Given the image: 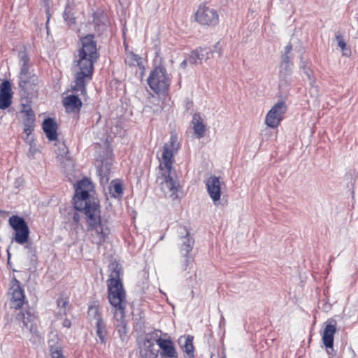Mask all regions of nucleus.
<instances>
[{
	"label": "nucleus",
	"mask_w": 358,
	"mask_h": 358,
	"mask_svg": "<svg viewBox=\"0 0 358 358\" xmlns=\"http://www.w3.org/2000/svg\"><path fill=\"white\" fill-rule=\"evenodd\" d=\"M17 78L18 86L25 94L31 95L37 91L38 79L35 73L17 76Z\"/></svg>",
	"instance_id": "11"
},
{
	"label": "nucleus",
	"mask_w": 358,
	"mask_h": 358,
	"mask_svg": "<svg viewBox=\"0 0 358 358\" xmlns=\"http://www.w3.org/2000/svg\"><path fill=\"white\" fill-rule=\"evenodd\" d=\"M192 123L193 125L194 133L196 136L198 138L203 137L206 131V126L203 123L200 114H194Z\"/></svg>",
	"instance_id": "22"
},
{
	"label": "nucleus",
	"mask_w": 358,
	"mask_h": 358,
	"mask_svg": "<svg viewBox=\"0 0 358 358\" xmlns=\"http://www.w3.org/2000/svg\"><path fill=\"white\" fill-rule=\"evenodd\" d=\"M19 64L20 66V70L18 74V76H25L30 74H33L34 71L31 70V66L29 64V57L25 52H20L19 53Z\"/></svg>",
	"instance_id": "20"
},
{
	"label": "nucleus",
	"mask_w": 358,
	"mask_h": 358,
	"mask_svg": "<svg viewBox=\"0 0 358 358\" xmlns=\"http://www.w3.org/2000/svg\"><path fill=\"white\" fill-rule=\"evenodd\" d=\"M63 17L65 22L69 24H75L76 19L71 12V8L69 6H66L63 13Z\"/></svg>",
	"instance_id": "31"
},
{
	"label": "nucleus",
	"mask_w": 358,
	"mask_h": 358,
	"mask_svg": "<svg viewBox=\"0 0 358 358\" xmlns=\"http://www.w3.org/2000/svg\"><path fill=\"white\" fill-rule=\"evenodd\" d=\"M196 20L202 25L215 27L219 23V15L214 8L200 6L196 13Z\"/></svg>",
	"instance_id": "8"
},
{
	"label": "nucleus",
	"mask_w": 358,
	"mask_h": 358,
	"mask_svg": "<svg viewBox=\"0 0 358 358\" xmlns=\"http://www.w3.org/2000/svg\"><path fill=\"white\" fill-rule=\"evenodd\" d=\"M24 132L29 136L34 129V124L24 123Z\"/></svg>",
	"instance_id": "39"
},
{
	"label": "nucleus",
	"mask_w": 358,
	"mask_h": 358,
	"mask_svg": "<svg viewBox=\"0 0 358 358\" xmlns=\"http://www.w3.org/2000/svg\"><path fill=\"white\" fill-rule=\"evenodd\" d=\"M221 321H224V317L222 316Z\"/></svg>",
	"instance_id": "47"
},
{
	"label": "nucleus",
	"mask_w": 358,
	"mask_h": 358,
	"mask_svg": "<svg viewBox=\"0 0 358 358\" xmlns=\"http://www.w3.org/2000/svg\"><path fill=\"white\" fill-rule=\"evenodd\" d=\"M336 322L334 320H328L325 323V328L322 334V341L327 348L333 349L334 336L336 331Z\"/></svg>",
	"instance_id": "17"
},
{
	"label": "nucleus",
	"mask_w": 358,
	"mask_h": 358,
	"mask_svg": "<svg viewBox=\"0 0 358 358\" xmlns=\"http://www.w3.org/2000/svg\"><path fill=\"white\" fill-rule=\"evenodd\" d=\"M62 326L64 327L70 328L71 326V320L67 318H65L62 322Z\"/></svg>",
	"instance_id": "41"
},
{
	"label": "nucleus",
	"mask_w": 358,
	"mask_h": 358,
	"mask_svg": "<svg viewBox=\"0 0 358 358\" xmlns=\"http://www.w3.org/2000/svg\"><path fill=\"white\" fill-rule=\"evenodd\" d=\"M292 60V57L291 55L284 54L282 56L281 62H286V64H293Z\"/></svg>",
	"instance_id": "40"
},
{
	"label": "nucleus",
	"mask_w": 358,
	"mask_h": 358,
	"mask_svg": "<svg viewBox=\"0 0 358 358\" xmlns=\"http://www.w3.org/2000/svg\"><path fill=\"white\" fill-rule=\"evenodd\" d=\"M50 348H51L50 351H51L52 357H54V358H64V356L62 355V354L61 353V351L59 350L57 348H56L55 350H53V347L52 345L50 346Z\"/></svg>",
	"instance_id": "38"
},
{
	"label": "nucleus",
	"mask_w": 358,
	"mask_h": 358,
	"mask_svg": "<svg viewBox=\"0 0 358 358\" xmlns=\"http://www.w3.org/2000/svg\"><path fill=\"white\" fill-rule=\"evenodd\" d=\"M87 315L90 319L95 322L100 320H103L101 313H100L97 306H90L88 308Z\"/></svg>",
	"instance_id": "29"
},
{
	"label": "nucleus",
	"mask_w": 358,
	"mask_h": 358,
	"mask_svg": "<svg viewBox=\"0 0 358 358\" xmlns=\"http://www.w3.org/2000/svg\"><path fill=\"white\" fill-rule=\"evenodd\" d=\"M57 306L59 308V314L65 315L66 314V306L68 305V300L66 299L59 298L57 301Z\"/></svg>",
	"instance_id": "34"
},
{
	"label": "nucleus",
	"mask_w": 358,
	"mask_h": 358,
	"mask_svg": "<svg viewBox=\"0 0 358 358\" xmlns=\"http://www.w3.org/2000/svg\"><path fill=\"white\" fill-rule=\"evenodd\" d=\"M57 155V158L64 166H69L72 164L71 157L69 155V150L64 144L58 147Z\"/></svg>",
	"instance_id": "25"
},
{
	"label": "nucleus",
	"mask_w": 358,
	"mask_h": 358,
	"mask_svg": "<svg viewBox=\"0 0 358 358\" xmlns=\"http://www.w3.org/2000/svg\"><path fill=\"white\" fill-rule=\"evenodd\" d=\"M10 291V307L15 309H20L24 303L25 296L22 288L20 287V282L14 279L13 280Z\"/></svg>",
	"instance_id": "12"
},
{
	"label": "nucleus",
	"mask_w": 358,
	"mask_h": 358,
	"mask_svg": "<svg viewBox=\"0 0 358 358\" xmlns=\"http://www.w3.org/2000/svg\"><path fill=\"white\" fill-rule=\"evenodd\" d=\"M209 59L208 56L204 57V54L201 53L200 48L193 50L188 57L189 64H195L198 61L207 60Z\"/></svg>",
	"instance_id": "26"
},
{
	"label": "nucleus",
	"mask_w": 358,
	"mask_h": 358,
	"mask_svg": "<svg viewBox=\"0 0 358 358\" xmlns=\"http://www.w3.org/2000/svg\"><path fill=\"white\" fill-rule=\"evenodd\" d=\"M110 188V194L113 197L120 196L123 192V187L120 182H112Z\"/></svg>",
	"instance_id": "30"
},
{
	"label": "nucleus",
	"mask_w": 358,
	"mask_h": 358,
	"mask_svg": "<svg viewBox=\"0 0 358 358\" xmlns=\"http://www.w3.org/2000/svg\"><path fill=\"white\" fill-rule=\"evenodd\" d=\"M157 345L159 347L161 358H176L177 352L173 341L170 339L159 338L156 340Z\"/></svg>",
	"instance_id": "15"
},
{
	"label": "nucleus",
	"mask_w": 358,
	"mask_h": 358,
	"mask_svg": "<svg viewBox=\"0 0 358 358\" xmlns=\"http://www.w3.org/2000/svg\"><path fill=\"white\" fill-rule=\"evenodd\" d=\"M218 45H219V43H217L216 45H215V48L217 49ZM200 52H201V53L204 54L205 57L206 56H208L209 58L214 52L218 53L219 55H221L220 50H215L214 51H212L210 48H200Z\"/></svg>",
	"instance_id": "35"
},
{
	"label": "nucleus",
	"mask_w": 358,
	"mask_h": 358,
	"mask_svg": "<svg viewBox=\"0 0 358 358\" xmlns=\"http://www.w3.org/2000/svg\"><path fill=\"white\" fill-rule=\"evenodd\" d=\"M63 104L68 113H78L82 107L81 100L74 94L66 96L63 100Z\"/></svg>",
	"instance_id": "18"
},
{
	"label": "nucleus",
	"mask_w": 358,
	"mask_h": 358,
	"mask_svg": "<svg viewBox=\"0 0 358 358\" xmlns=\"http://www.w3.org/2000/svg\"><path fill=\"white\" fill-rule=\"evenodd\" d=\"M113 324L115 327V331L118 334L121 345L124 346L129 338L128 335V328L125 320V313H120V315H113Z\"/></svg>",
	"instance_id": "13"
},
{
	"label": "nucleus",
	"mask_w": 358,
	"mask_h": 358,
	"mask_svg": "<svg viewBox=\"0 0 358 358\" xmlns=\"http://www.w3.org/2000/svg\"><path fill=\"white\" fill-rule=\"evenodd\" d=\"M220 181L219 178L212 176L209 177L206 181V186L207 188L208 193L213 200L214 204H217V202L220 199L221 195V187Z\"/></svg>",
	"instance_id": "14"
},
{
	"label": "nucleus",
	"mask_w": 358,
	"mask_h": 358,
	"mask_svg": "<svg viewBox=\"0 0 358 358\" xmlns=\"http://www.w3.org/2000/svg\"><path fill=\"white\" fill-rule=\"evenodd\" d=\"M94 21L96 24H99V20L98 18L94 17Z\"/></svg>",
	"instance_id": "45"
},
{
	"label": "nucleus",
	"mask_w": 358,
	"mask_h": 358,
	"mask_svg": "<svg viewBox=\"0 0 358 358\" xmlns=\"http://www.w3.org/2000/svg\"><path fill=\"white\" fill-rule=\"evenodd\" d=\"M314 83H315L314 79L312 81V84H310L309 83L310 86V90H309V93L311 96L317 98L319 96V90H318L317 86L315 85Z\"/></svg>",
	"instance_id": "36"
},
{
	"label": "nucleus",
	"mask_w": 358,
	"mask_h": 358,
	"mask_svg": "<svg viewBox=\"0 0 358 358\" xmlns=\"http://www.w3.org/2000/svg\"><path fill=\"white\" fill-rule=\"evenodd\" d=\"M336 39L337 41V43H338V46L343 51L345 50V48H346V43L343 39V37L340 35V34H338L336 36Z\"/></svg>",
	"instance_id": "37"
},
{
	"label": "nucleus",
	"mask_w": 358,
	"mask_h": 358,
	"mask_svg": "<svg viewBox=\"0 0 358 358\" xmlns=\"http://www.w3.org/2000/svg\"><path fill=\"white\" fill-rule=\"evenodd\" d=\"M179 344L181 345L182 350L190 357H194V348L193 345V336H181L178 339Z\"/></svg>",
	"instance_id": "23"
},
{
	"label": "nucleus",
	"mask_w": 358,
	"mask_h": 358,
	"mask_svg": "<svg viewBox=\"0 0 358 358\" xmlns=\"http://www.w3.org/2000/svg\"><path fill=\"white\" fill-rule=\"evenodd\" d=\"M292 50V46L291 44H288L287 45H286V47L285 48V53L284 54H288V55H291L290 52Z\"/></svg>",
	"instance_id": "42"
},
{
	"label": "nucleus",
	"mask_w": 358,
	"mask_h": 358,
	"mask_svg": "<svg viewBox=\"0 0 358 358\" xmlns=\"http://www.w3.org/2000/svg\"><path fill=\"white\" fill-rule=\"evenodd\" d=\"M102 169H103V167H102V166H101V167L99 168V171H102Z\"/></svg>",
	"instance_id": "46"
},
{
	"label": "nucleus",
	"mask_w": 358,
	"mask_h": 358,
	"mask_svg": "<svg viewBox=\"0 0 358 358\" xmlns=\"http://www.w3.org/2000/svg\"><path fill=\"white\" fill-rule=\"evenodd\" d=\"M8 222L11 228L15 231L13 240L20 245L27 243L30 231L25 220L18 215H13L9 217ZM25 248L31 252H34L31 243L27 244Z\"/></svg>",
	"instance_id": "6"
},
{
	"label": "nucleus",
	"mask_w": 358,
	"mask_h": 358,
	"mask_svg": "<svg viewBox=\"0 0 358 358\" xmlns=\"http://www.w3.org/2000/svg\"><path fill=\"white\" fill-rule=\"evenodd\" d=\"M180 148V144L176 134L171 132L169 141L164 143L162 155L159 158V176L157 180L164 193L172 200L179 197L180 185L173 164L174 156L178 153Z\"/></svg>",
	"instance_id": "3"
},
{
	"label": "nucleus",
	"mask_w": 358,
	"mask_h": 358,
	"mask_svg": "<svg viewBox=\"0 0 358 358\" xmlns=\"http://www.w3.org/2000/svg\"><path fill=\"white\" fill-rule=\"evenodd\" d=\"M22 107L21 113H24L26 116L23 123L34 124L35 115L31 108L27 105H22Z\"/></svg>",
	"instance_id": "27"
},
{
	"label": "nucleus",
	"mask_w": 358,
	"mask_h": 358,
	"mask_svg": "<svg viewBox=\"0 0 358 358\" xmlns=\"http://www.w3.org/2000/svg\"><path fill=\"white\" fill-rule=\"evenodd\" d=\"M91 188L92 184L87 179L78 182L73 197V206L85 215L88 230L92 231V242L101 245L105 242L110 231L106 223L101 222L99 202L90 194Z\"/></svg>",
	"instance_id": "1"
},
{
	"label": "nucleus",
	"mask_w": 358,
	"mask_h": 358,
	"mask_svg": "<svg viewBox=\"0 0 358 358\" xmlns=\"http://www.w3.org/2000/svg\"><path fill=\"white\" fill-rule=\"evenodd\" d=\"M141 58L133 52L127 54L126 57V62L130 66H134L136 64L139 65L141 64Z\"/></svg>",
	"instance_id": "32"
},
{
	"label": "nucleus",
	"mask_w": 358,
	"mask_h": 358,
	"mask_svg": "<svg viewBox=\"0 0 358 358\" xmlns=\"http://www.w3.org/2000/svg\"><path fill=\"white\" fill-rule=\"evenodd\" d=\"M73 220L76 224H78L80 221V215L78 213H75L73 216Z\"/></svg>",
	"instance_id": "43"
},
{
	"label": "nucleus",
	"mask_w": 358,
	"mask_h": 358,
	"mask_svg": "<svg viewBox=\"0 0 358 358\" xmlns=\"http://www.w3.org/2000/svg\"><path fill=\"white\" fill-rule=\"evenodd\" d=\"M189 63V61H188V58L187 59H184L181 63H180V67L181 68H183V69H185L187 66V64Z\"/></svg>",
	"instance_id": "44"
},
{
	"label": "nucleus",
	"mask_w": 358,
	"mask_h": 358,
	"mask_svg": "<svg viewBox=\"0 0 358 358\" xmlns=\"http://www.w3.org/2000/svg\"><path fill=\"white\" fill-rule=\"evenodd\" d=\"M79 45L77 55L73 58L75 85L72 88L73 91L84 94L86 93V85L92 79L94 65L99 55L94 34L80 37Z\"/></svg>",
	"instance_id": "2"
},
{
	"label": "nucleus",
	"mask_w": 358,
	"mask_h": 358,
	"mask_svg": "<svg viewBox=\"0 0 358 358\" xmlns=\"http://www.w3.org/2000/svg\"><path fill=\"white\" fill-rule=\"evenodd\" d=\"M292 64H286V62H281L280 64L279 77H280V86L283 83L285 84H290Z\"/></svg>",
	"instance_id": "21"
},
{
	"label": "nucleus",
	"mask_w": 358,
	"mask_h": 358,
	"mask_svg": "<svg viewBox=\"0 0 358 358\" xmlns=\"http://www.w3.org/2000/svg\"><path fill=\"white\" fill-rule=\"evenodd\" d=\"M96 334L99 338L100 343L105 344L108 335L106 322L103 320H100L95 322Z\"/></svg>",
	"instance_id": "24"
},
{
	"label": "nucleus",
	"mask_w": 358,
	"mask_h": 358,
	"mask_svg": "<svg viewBox=\"0 0 358 358\" xmlns=\"http://www.w3.org/2000/svg\"><path fill=\"white\" fill-rule=\"evenodd\" d=\"M150 89L157 94H165L169 90L171 79L163 66L155 68L148 78Z\"/></svg>",
	"instance_id": "5"
},
{
	"label": "nucleus",
	"mask_w": 358,
	"mask_h": 358,
	"mask_svg": "<svg viewBox=\"0 0 358 358\" xmlns=\"http://www.w3.org/2000/svg\"><path fill=\"white\" fill-rule=\"evenodd\" d=\"M286 111L287 106L285 101H278L268 112L265 123L271 128L277 127Z\"/></svg>",
	"instance_id": "9"
},
{
	"label": "nucleus",
	"mask_w": 358,
	"mask_h": 358,
	"mask_svg": "<svg viewBox=\"0 0 358 358\" xmlns=\"http://www.w3.org/2000/svg\"><path fill=\"white\" fill-rule=\"evenodd\" d=\"M43 129L49 141L57 139V124L52 118H47L43 122Z\"/></svg>",
	"instance_id": "19"
},
{
	"label": "nucleus",
	"mask_w": 358,
	"mask_h": 358,
	"mask_svg": "<svg viewBox=\"0 0 358 358\" xmlns=\"http://www.w3.org/2000/svg\"><path fill=\"white\" fill-rule=\"evenodd\" d=\"M181 229L185 233V235L181 237L182 243L180 248V268L182 271H187L189 274L194 262V257L191 252L194 244V240L185 228Z\"/></svg>",
	"instance_id": "7"
},
{
	"label": "nucleus",
	"mask_w": 358,
	"mask_h": 358,
	"mask_svg": "<svg viewBox=\"0 0 358 358\" xmlns=\"http://www.w3.org/2000/svg\"><path fill=\"white\" fill-rule=\"evenodd\" d=\"M12 88L8 80H4L0 85V109L8 108L12 103Z\"/></svg>",
	"instance_id": "16"
},
{
	"label": "nucleus",
	"mask_w": 358,
	"mask_h": 358,
	"mask_svg": "<svg viewBox=\"0 0 358 358\" xmlns=\"http://www.w3.org/2000/svg\"><path fill=\"white\" fill-rule=\"evenodd\" d=\"M148 345L147 346L148 350H145V352L143 354L145 358H157L158 356V352L153 349L154 344L148 341Z\"/></svg>",
	"instance_id": "33"
},
{
	"label": "nucleus",
	"mask_w": 358,
	"mask_h": 358,
	"mask_svg": "<svg viewBox=\"0 0 358 358\" xmlns=\"http://www.w3.org/2000/svg\"><path fill=\"white\" fill-rule=\"evenodd\" d=\"M108 270L110 275L107 280L108 298L112 306L113 315L118 316L120 313H125L127 305L125 290L120 279L122 275V266L115 261L111 262Z\"/></svg>",
	"instance_id": "4"
},
{
	"label": "nucleus",
	"mask_w": 358,
	"mask_h": 358,
	"mask_svg": "<svg viewBox=\"0 0 358 358\" xmlns=\"http://www.w3.org/2000/svg\"><path fill=\"white\" fill-rule=\"evenodd\" d=\"M300 68L303 70V72L307 76L310 83L312 84L313 78L312 77L313 71L310 68V63L308 62V61L303 60V59L301 58Z\"/></svg>",
	"instance_id": "28"
},
{
	"label": "nucleus",
	"mask_w": 358,
	"mask_h": 358,
	"mask_svg": "<svg viewBox=\"0 0 358 358\" xmlns=\"http://www.w3.org/2000/svg\"><path fill=\"white\" fill-rule=\"evenodd\" d=\"M16 319L23 323V326L29 329L30 333L34 336L38 337V331L37 329V315L33 309L29 308L25 311H20Z\"/></svg>",
	"instance_id": "10"
}]
</instances>
